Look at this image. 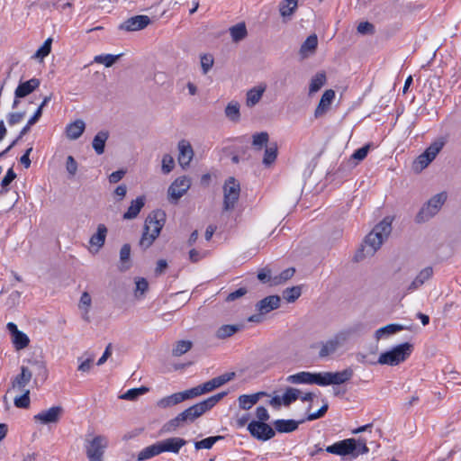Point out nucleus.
I'll return each mask as SVG.
<instances>
[{
  "label": "nucleus",
  "mask_w": 461,
  "mask_h": 461,
  "mask_svg": "<svg viewBox=\"0 0 461 461\" xmlns=\"http://www.w3.org/2000/svg\"><path fill=\"white\" fill-rule=\"evenodd\" d=\"M107 234V228L104 224H99L97 227V231L93 234L90 238L89 243L91 246L96 247V251L101 249L104 242Z\"/></svg>",
  "instance_id": "2f4dec72"
},
{
  "label": "nucleus",
  "mask_w": 461,
  "mask_h": 461,
  "mask_svg": "<svg viewBox=\"0 0 461 461\" xmlns=\"http://www.w3.org/2000/svg\"><path fill=\"white\" fill-rule=\"evenodd\" d=\"M13 343L15 348L20 350L26 348L29 345L30 339L25 333L20 330L19 332H16V334L13 336Z\"/></svg>",
  "instance_id": "603ef678"
},
{
  "label": "nucleus",
  "mask_w": 461,
  "mask_h": 461,
  "mask_svg": "<svg viewBox=\"0 0 461 461\" xmlns=\"http://www.w3.org/2000/svg\"><path fill=\"white\" fill-rule=\"evenodd\" d=\"M294 420H276L274 421L275 429L279 433H289L294 431L299 425Z\"/></svg>",
  "instance_id": "473e14b6"
},
{
  "label": "nucleus",
  "mask_w": 461,
  "mask_h": 461,
  "mask_svg": "<svg viewBox=\"0 0 461 461\" xmlns=\"http://www.w3.org/2000/svg\"><path fill=\"white\" fill-rule=\"evenodd\" d=\"M334 98L335 92L332 89H328L323 93L320 100V103L314 112V115L316 118L322 116L329 111Z\"/></svg>",
  "instance_id": "4be33fe9"
},
{
  "label": "nucleus",
  "mask_w": 461,
  "mask_h": 461,
  "mask_svg": "<svg viewBox=\"0 0 461 461\" xmlns=\"http://www.w3.org/2000/svg\"><path fill=\"white\" fill-rule=\"evenodd\" d=\"M22 395L15 397L14 405L18 408H27L30 404L29 390L21 392Z\"/></svg>",
  "instance_id": "052dcab7"
},
{
  "label": "nucleus",
  "mask_w": 461,
  "mask_h": 461,
  "mask_svg": "<svg viewBox=\"0 0 461 461\" xmlns=\"http://www.w3.org/2000/svg\"><path fill=\"white\" fill-rule=\"evenodd\" d=\"M166 214L158 210L150 212L145 221L144 230L140 240V246L146 249L149 248L158 237L165 223Z\"/></svg>",
  "instance_id": "7ed1b4c3"
},
{
  "label": "nucleus",
  "mask_w": 461,
  "mask_h": 461,
  "mask_svg": "<svg viewBox=\"0 0 461 461\" xmlns=\"http://www.w3.org/2000/svg\"><path fill=\"white\" fill-rule=\"evenodd\" d=\"M41 81L38 78H32L18 85L14 91L16 98H23L32 94L35 89L40 86Z\"/></svg>",
  "instance_id": "5701e85b"
},
{
  "label": "nucleus",
  "mask_w": 461,
  "mask_h": 461,
  "mask_svg": "<svg viewBox=\"0 0 461 461\" xmlns=\"http://www.w3.org/2000/svg\"><path fill=\"white\" fill-rule=\"evenodd\" d=\"M369 149V145H365L360 149L355 150L354 153L347 161H343L339 165V172L345 173L352 170L357 165V162L356 161H361L367 156Z\"/></svg>",
  "instance_id": "2eb2a0df"
},
{
  "label": "nucleus",
  "mask_w": 461,
  "mask_h": 461,
  "mask_svg": "<svg viewBox=\"0 0 461 461\" xmlns=\"http://www.w3.org/2000/svg\"><path fill=\"white\" fill-rule=\"evenodd\" d=\"M277 157V148L276 145L267 147L263 158V164L265 166H270Z\"/></svg>",
  "instance_id": "6e6d98bb"
},
{
  "label": "nucleus",
  "mask_w": 461,
  "mask_h": 461,
  "mask_svg": "<svg viewBox=\"0 0 461 461\" xmlns=\"http://www.w3.org/2000/svg\"><path fill=\"white\" fill-rule=\"evenodd\" d=\"M174 166H175V160H174L173 157L168 154L164 155L163 158H162V166H161L162 172L164 174L170 173L173 170Z\"/></svg>",
  "instance_id": "680f3d73"
},
{
  "label": "nucleus",
  "mask_w": 461,
  "mask_h": 461,
  "mask_svg": "<svg viewBox=\"0 0 461 461\" xmlns=\"http://www.w3.org/2000/svg\"><path fill=\"white\" fill-rule=\"evenodd\" d=\"M86 124L82 120H77L72 123H69L66 128L67 137L69 140L78 139L84 132Z\"/></svg>",
  "instance_id": "7c9ffc66"
},
{
  "label": "nucleus",
  "mask_w": 461,
  "mask_h": 461,
  "mask_svg": "<svg viewBox=\"0 0 461 461\" xmlns=\"http://www.w3.org/2000/svg\"><path fill=\"white\" fill-rule=\"evenodd\" d=\"M77 361L79 362L78 371L83 373H87L90 371L92 363L94 361V356H90L89 357L83 359V357H78Z\"/></svg>",
  "instance_id": "0e129e2a"
},
{
  "label": "nucleus",
  "mask_w": 461,
  "mask_h": 461,
  "mask_svg": "<svg viewBox=\"0 0 461 461\" xmlns=\"http://www.w3.org/2000/svg\"><path fill=\"white\" fill-rule=\"evenodd\" d=\"M63 409L60 406H53L48 410H43L33 416V420L42 425L57 423L60 420Z\"/></svg>",
  "instance_id": "4468645a"
},
{
  "label": "nucleus",
  "mask_w": 461,
  "mask_h": 461,
  "mask_svg": "<svg viewBox=\"0 0 461 461\" xmlns=\"http://www.w3.org/2000/svg\"><path fill=\"white\" fill-rule=\"evenodd\" d=\"M447 197L446 192H441L432 196L417 213L415 218L416 221L421 223L434 217L445 203Z\"/></svg>",
  "instance_id": "6e6552de"
},
{
  "label": "nucleus",
  "mask_w": 461,
  "mask_h": 461,
  "mask_svg": "<svg viewBox=\"0 0 461 461\" xmlns=\"http://www.w3.org/2000/svg\"><path fill=\"white\" fill-rule=\"evenodd\" d=\"M445 145L444 139L440 138L432 142L423 153L414 161L413 168L416 171H422L431 163Z\"/></svg>",
  "instance_id": "1a4fd4ad"
},
{
  "label": "nucleus",
  "mask_w": 461,
  "mask_h": 461,
  "mask_svg": "<svg viewBox=\"0 0 461 461\" xmlns=\"http://www.w3.org/2000/svg\"><path fill=\"white\" fill-rule=\"evenodd\" d=\"M318 45V38L315 34L310 35L304 41L300 48V55L302 59L308 58L313 54Z\"/></svg>",
  "instance_id": "bb28decb"
},
{
  "label": "nucleus",
  "mask_w": 461,
  "mask_h": 461,
  "mask_svg": "<svg viewBox=\"0 0 461 461\" xmlns=\"http://www.w3.org/2000/svg\"><path fill=\"white\" fill-rule=\"evenodd\" d=\"M193 343L190 340H178L172 348V355L180 357L192 348Z\"/></svg>",
  "instance_id": "a18cd8bd"
},
{
  "label": "nucleus",
  "mask_w": 461,
  "mask_h": 461,
  "mask_svg": "<svg viewBox=\"0 0 461 461\" xmlns=\"http://www.w3.org/2000/svg\"><path fill=\"white\" fill-rule=\"evenodd\" d=\"M149 392V388L146 386H140L139 388H131L128 390L125 393L122 394L120 396L121 399L128 400V401H134L140 395H143L144 393Z\"/></svg>",
  "instance_id": "09e8293b"
},
{
  "label": "nucleus",
  "mask_w": 461,
  "mask_h": 461,
  "mask_svg": "<svg viewBox=\"0 0 461 461\" xmlns=\"http://www.w3.org/2000/svg\"><path fill=\"white\" fill-rule=\"evenodd\" d=\"M433 276V268L431 267H426L421 269L413 281L406 287L404 294H411L418 290L422 286L425 282L429 280Z\"/></svg>",
  "instance_id": "f3484780"
},
{
  "label": "nucleus",
  "mask_w": 461,
  "mask_h": 461,
  "mask_svg": "<svg viewBox=\"0 0 461 461\" xmlns=\"http://www.w3.org/2000/svg\"><path fill=\"white\" fill-rule=\"evenodd\" d=\"M411 353V345L402 343L380 354L377 363L380 365L397 366L405 361Z\"/></svg>",
  "instance_id": "423d86ee"
},
{
  "label": "nucleus",
  "mask_w": 461,
  "mask_h": 461,
  "mask_svg": "<svg viewBox=\"0 0 461 461\" xmlns=\"http://www.w3.org/2000/svg\"><path fill=\"white\" fill-rule=\"evenodd\" d=\"M313 373L302 371L286 377V382L294 384H312Z\"/></svg>",
  "instance_id": "c756f323"
},
{
  "label": "nucleus",
  "mask_w": 461,
  "mask_h": 461,
  "mask_svg": "<svg viewBox=\"0 0 461 461\" xmlns=\"http://www.w3.org/2000/svg\"><path fill=\"white\" fill-rule=\"evenodd\" d=\"M366 439L363 438H346L328 446L326 451L340 456H350V458H357L359 455L367 454L369 448L366 446Z\"/></svg>",
  "instance_id": "f03ea898"
},
{
  "label": "nucleus",
  "mask_w": 461,
  "mask_h": 461,
  "mask_svg": "<svg viewBox=\"0 0 461 461\" xmlns=\"http://www.w3.org/2000/svg\"><path fill=\"white\" fill-rule=\"evenodd\" d=\"M294 272L295 270L293 267L285 269L278 276L273 277L272 285H277L287 281L294 276Z\"/></svg>",
  "instance_id": "864d4df0"
},
{
  "label": "nucleus",
  "mask_w": 461,
  "mask_h": 461,
  "mask_svg": "<svg viewBox=\"0 0 461 461\" xmlns=\"http://www.w3.org/2000/svg\"><path fill=\"white\" fill-rule=\"evenodd\" d=\"M187 441L182 438H169L164 440L158 441V448L160 454L163 452H171L177 454L182 447H184Z\"/></svg>",
  "instance_id": "6ab92c4d"
},
{
  "label": "nucleus",
  "mask_w": 461,
  "mask_h": 461,
  "mask_svg": "<svg viewBox=\"0 0 461 461\" xmlns=\"http://www.w3.org/2000/svg\"><path fill=\"white\" fill-rule=\"evenodd\" d=\"M330 372L313 373L312 384L330 385Z\"/></svg>",
  "instance_id": "4d7b16f0"
},
{
  "label": "nucleus",
  "mask_w": 461,
  "mask_h": 461,
  "mask_svg": "<svg viewBox=\"0 0 461 461\" xmlns=\"http://www.w3.org/2000/svg\"><path fill=\"white\" fill-rule=\"evenodd\" d=\"M200 59L203 74L206 75L209 72V70L212 68L214 59L211 54H203L201 55Z\"/></svg>",
  "instance_id": "bf43d9fd"
},
{
  "label": "nucleus",
  "mask_w": 461,
  "mask_h": 461,
  "mask_svg": "<svg viewBox=\"0 0 461 461\" xmlns=\"http://www.w3.org/2000/svg\"><path fill=\"white\" fill-rule=\"evenodd\" d=\"M223 202L222 211L230 212L234 210L240 195V184L233 176L228 177L222 186Z\"/></svg>",
  "instance_id": "0eeeda50"
},
{
  "label": "nucleus",
  "mask_w": 461,
  "mask_h": 461,
  "mask_svg": "<svg viewBox=\"0 0 461 461\" xmlns=\"http://www.w3.org/2000/svg\"><path fill=\"white\" fill-rule=\"evenodd\" d=\"M135 284H136L135 296L139 297V296L144 295V294L147 292V290L149 288L148 281L145 278L141 277V278H138L136 280Z\"/></svg>",
  "instance_id": "e2e57ef3"
},
{
  "label": "nucleus",
  "mask_w": 461,
  "mask_h": 461,
  "mask_svg": "<svg viewBox=\"0 0 461 461\" xmlns=\"http://www.w3.org/2000/svg\"><path fill=\"white\" fill-rule=\"evenodd\" d=\"M240 330V325H222L221 326L216 333L215 337L219 339H225L227 338L231 337L233 334H235L237 331Z\"/></svg>",
  "instance_id": "ea45409f"
},
{
  "label": "nucleus",
  "mask_w": 461,
  "mask_h": 461,
  "mask_svg": "<svg viewBox=\"0 0 461 461\" xmlns=\"http://www.w3.org/2000/svg\"><path fill=\"white\" fill-rule=\"evenodd\" d=\"M298 8L297 0H283L278 5L280 16L284 23H288L293 19Z\"/></svg>",
  "instance_id": "412c9836"
},
{
  "label": "nucleus",
  "mask_w": 461,
  "mask_h": 461,
  "mask_svg": "<svg viewBox=\"0 0 461 461\" xmlns=\"http://www.w3.org/2000/svg\"><path fill=\"white\" fill-rule=\"evenodd\" d=\"M226 392H221L214 394L193 406L185 409L184 411L179 413L180 420L183 422H192L195 419L202 416L207 411L211 410L218 402H220L225 395Z\"/></svg>",
  "instance_id": "20e7f679"
},
{
  "label": "nucleus",
  "mask_w": 461,
  "mask_h": 461,
  "mask_svg": "<svg viewBox=\"0 0 461 461\" xmlns=\"http://www.w3.org/2000/svg\"><path fill=\"white\" fill-rule=\"evenodd\" d=\"M403 329L404 327L402 325L392 323L378 329L375 336L376 339H381L386 336L401 331Z\"/></svg>",
  "instance_id": "4c0bfd02"
},
{
  "label": "nucleus",
  "mask_w": 461,
  "mask_h": 461,
  "mask_svg": "<svg viewBox=\"0 0 461 461\" xmlns=\"http://www.w3.org/2000/svg\"><path fill=\"white\" fill-rule=\"evenodd\" d=\"M225 115L231 122H239L240 118V104L238 102H230L225 107Z\"/></svg>",
  "instance_id": "37998d69"
},
{
  "label": "nucleus",
  "mask_w": 461,
  "mask_h": 461,
  "mask_svg": "<svg viewBox=\"0 0 461 461\" xmlns=\"http://www.w3.org/2000/svg\"><path fill=\"white\" fill-rule=\"evenodd\" d=\"M131 246L130 244H124L120 250V265L119 269L121 271H126L131 267Z\"/></svg>",
  "instance_id": "58836bf2"
},
{
  "label": "nucleus",
  "mask_w": 461,
  "mask_h": 461,
  "mask_svg": "<svg viewBox=\"0 0 461 461\" xmlns=\"http://www.w3.org/2000/svg\"><path fill=\"white\" fill-rule=\"evenodd\" d=\"M191 180L183 176L177 177L168 187L167 193L170 199L176 203L190 188Z\"/></svg>",
  "instance_id": "ddd939ff"
},
{
  "label": "nucleus",
  "mask_w": 461,
  "mask_h": 461,
  "mask_svg": "<svg viewBox=\"0 0 461 461\" xmlns=\"http://www.w3.org/2000/svg\"><path fill=\"white\" fill-rule=\"evenodd\" d=\"M359 325L349 327L341 330L336 333L332 338L321 344L319 357L323 358L337 351L339 348L343 346L353 334L357 333L359 330Z\"/></svg>",
  "instance_id": "39448f33"
},
{
  "label": "nucleus",
  "mask_w": 461,
  "mask_h": 461,
  "mask_svg": "<svg viewBox=\"0 0 461 461\" xmlns=\"http://www.w3.org/2000/svg\"><path fill=\"white\" fill-rule=\"evenodd\" d=\"M108 447V439L104 436H95L86 445V453L89 461H103L104 450Z\"/></svg>",
  "instance_id": "9d476101"
},
{
  "label": "nucleus",
  "mask_w": 461,
  "mask_h": 461,
  "mask_svg": "<svg viewBox=\"0 0 461 461\" xmlns=\"http://www.w3.org/2000/svg\"><path fill=\"white\" fill-rule=\"evenodd\" d=\"M182 423H184V422L182 420H180V416L178 414L176 418L167 421L164 425L163 429L166 432H172V431L176 430V428H178Z\"/></svg>",
  "instance_id": "69168bd1"
},
{
  "label": "nucleus",
  "mask_w": 461,
  "mask_h": 461,
  "mask_svg": "<svg viewBox=\"0 0 461 461\" xmlns=\"http://www.w3.org/2000/svg\"><path fill=\"white\" fill-rule=\"evenodd\" d=\"M354 375L351 368H346L339 372H330V384H342L349 381Z\"/></svg>",
  "instance_id": "cd10ccee"
},
{
  "label": "nucleus",
  "mask_w": 461,
  "mask_h": 461,
  "mask_svg": "<svg viewBox=\"0 0 461 461\" xmlns=\"http://www.w3.org/2000/svg\"><path fill=\"white\" fill-rule=\"evenodd\" d=\"M30 366H28L32 370V375L34 374L37 377L41 378L42 381L47 379L48 371L44 362L40 360H30Z\"/></svg>",
  "instance_id": "e433bc0d"
},
{
  "label": "nucleus",
  "mask_w": 461,
  "mask_h": 461,
  "mask_svg": "<svg viewBox=\"0 0 461 461\" xmlns=\"http://www.w3.org/2000/svg\"><path fill=\"white\" fill-rule=\"evenodd\" d=\"M145 204V197L139 196L135 200L131 201V205L129 206L127 212L123 214L124 220H132L138 216L140 210L143 208Z\"/></svg>",
  "instance_id": "a878e982"
},
{
  "label": "nucleus",
  "mask_w": 461,
  "mask_h": 461,
  "mask_svg": "<svg viewBox=\"0 0 461 461\" xmlns=\"http://www.w3.org/2000/svg\"><path fill=\"white\" fill-rule=\"evenodd\" d=\"M392 231V221L384 218L366 235L360 249L355 254V260L361 261L372 257L380 249Z\"/></svg>",
  "instance_id": "f257e3e1"
},
{
  "label": "nucleus",
  "mask_w": 461,
  "mask_h": 461,
  "mask_svg": "<svg viewBox=\"0 0 461 461\" xmlns=\"http://www.w3.org/2000/svg\"><path fill=\"white\" fill-rule=\"evenodd\" d=\"M248 430L250 435L261 441H267L275 437L273 428L266 422L252 420L248 424Z\"/></svg>",
  "instance_id": "f8f14e48"
},
{
  "label": "nucleus",
  "mask_w": 461,
  "mask_h": 461,
  "mask_svg": "<svg viewBox=\"0 0 461 461\" xmlns=\"http://www.w3.org/2000/svg\"><path fill=\"white\" fill-rule=\"evenodd\" d=\"M25 116V112L11 113L7 116V122L10 126H14L22 122Z\"/></svg>",
  "instance_id": "338daca9"
},
{
  "label": "nucleus",
  "mask_w": 461,
  "mask_h": 461,
  "mask_svg": "<svg viewBox=\"0 0 461 461\" xmlns=\"http://www.w3.org/2000/svg\"><path fill=\"white\" fill-rule=\"evenodd\" d=\"M185 399V395L184 392L176 393L169 396L164 397L158 401V405L161 408H167L177 403L184 402Z\"/></svg>",
  "instance_id": "f704fd0d"
},
{
  "label": "nucleus",
  "mask_w": 461,
  "mask_h": 461,
  "mask_svg": "<svg viewBox=\"0 0 461 461\" xmlns=\"http://www.w3.org/2000/svg\"><path fill=\"white\" fill-rule=\"evenodd\" d=\"M281 299L278 295H269L260 300L256 304V310L258 314H254L249 318V321L259 322L261 321V315H265L273 310L279 308Z\"/></svg>",
  "instance_id": "9b49d317"
},
{
  "label": "nucleus",
  "mask_w": 461,
  "mask_h": 461,
  "mask_svg": "<svg viewBox=\"0 0 461 461\" xmlns=\"http://www.w3.org/2000/svg\"><path fill=\"white\" fill-rule=\"evenodd\" d=\"M301 294L300 286H293L286 288L283 293V296L288 303H293L300 297Z\"/></svg>",
  "instance_id": "5fc2aeb1"
},
{
  "label": "nucleus",
  "mask_w": 461,
  "mask_h": 461,
  "mask_svg": "<svg viewBox=\"0 0 461 461\" xmlns=\"http://www.w3.org/2000/svg\"><path fill=\"white\" fill-rule=\"evenodd\" d=\"M326 83V75L323 72L317 73L311 80L309 86V94L312 95L318 92Z\"/></svg>",
  "instance_id": "79ce46f5"
},
{
  "label": "nucleus",
  "mask_w": 461,
  "mask_h": 461,
  "mask_svg": "<svg viewBox=\"0 0 461 461\" xmlns=\"http://www.w3.org/2000/svg\"><path fill=\"white\" fill-rule=\"evenodd\" d=\"M230 36L233 41H240L247 36V28L245 23H238L230 29Z\"/></svg>",
  "instance_id": "49530a36"
},
{
  "label": "nucleus",
  "mask_w": 461,
  "mask_h": 461,
  "mask_svg": "<svg viewBox=\"0 0 461 461\" xmlns=\"http://www.w3.org/2000/svg\"><path fill=\"white\" fill-rule=\"evenodd\" d=\"M121 57V54L119 55H113V54H104V55H97L95 57L94 61L99 64H104L106 68L112 67L117 59Z\"/></svg>",
  "instance_id": "3c124183"
},
{
  "label": "nucleus",
  "mask_w": 461,
  "mask_h": 461,
  "mask_svg": "<svg viewBox=\"0 0 461 461\" xmlns=\"http://www.w3.org/2000/svg\"><path fill=\"white\" fill-rule=\"evenodd\" d=\"M374 31L375 27L369 22H362L357 25V32L360 34H372Z\"/></svg>",
  "instance_id": "774afa93"
},
{
  "label": "nucleus",
  "mask_w": 461,
  "mask_h": 461,
  "mask_svg": "<svg viewBox=\"0 0 461 461\" xmlns=\"http://www.w3.org/2000/svg\"><path fill=\"white\" fill-rule=\"evenodd\" d=\"M109 138V133L106 131H101L95 136L92 146L97 155L104 152L105 142Z\"/></svg>",
  "instance_id": "72a5a7b5"
},
{
  "label": "nucleus",
  "mask_w": 461,
  "mask_h": 461,
  "mask_svg": "<svg viewBox=\"0 0 461 461\" xmlns=\"http://www.w3.org/2000/svg\"><path fill=\"white\" fill-rule=\"evenodd\" d=\"M234 376V373H226L217 377H214L202 384L204 393L213 391L216 388L221 387Z\"/></svg>",
  "instance_id": "393cba45"
},
{
  "label": "nucleus",
  "mask_w": 461,
  "mask_h": 461,
  "mask_svg": "<svg viewBox=\"0 0 461 461\" xmlns=\"http://www.w3.org/2000/svg\"><path fill=\"white\" fill-rule=\"evenodd\" d=\"M300 390L294 387H288L282 395L283 405L289 406L300 397Z\"/></svg>",
  "instance_id": "de8ad7c7"
},
{
  "label": "nucleus",
  "mask_w": 461,
  "mask_h": 461,
  "mask_svg": "<svg viewBox=\"0 0 461 461\" xmlns=\"http://www.w3.org/2000/svg\"><path fill=\"white\" fill-rule=\"evenodd\" d=\"M91 303H92V299H91L90 294L87 292H84L81 294L78 307L82 311V318L86 321H90L89 310L91 307Z\"/></svg>",
  "instance_id": "c9c22d12"
},
{
  "label": "nucleus",
  "mask_w": 461,
  "mask_h": 461,
  "mask_svg": "<svg viewBox=\"0 0 461 461\" xmlns=\"http://www.w3.org/2000/svg\"><path fill=\"white\" fill-rule=\"evenodd\" d=\"M52 39L48 38L32 56L33 59L42 60L51 50Z\"/></svg>",
  "instance_id": "8fccbe9b"
},
{
  "label": "nucleus",
  "mask_w": 461,
  "mask_h": 461,
  "mask_svg": "<svg viewBox=\"0 0 461 461\" xmlns=\"http://www.w3.org/2000/svg\"><path fill=\"white\" fill-rule=\"evenodd\" d=\"M32 377V370L26 366H22L21 373L17 375L12 381V388L18 392L25 391L26 385Z\"/></svg>",
  "instance_id": "a211bd4d"
},
{
  "label": "nucleus",
  "mask_w": 461,
  "mask_h": 461,
  "mask_svg": "<svg viewBox=\"0 0 461 461\" xmlns=\"http://www.w3.org/2000/svg\"><path fill=\"white\" fill-rule=\"evenodd\" d=\"M224 437L223 436H213V437H208L206 438H203L200 441H195L194 442V447L196 450H199V449H211L212 447V446L223 439Z\"/></svg>",
  "instance_id": "c03bdc74"
},
{
  "label": "nucleus",
  "mask_w": 461,
  "mask_h": 461,
  "mask_svg": "<svg viewBox=\"0 0 461 461\" xmlns=\"http://www.w3.org/2000/svg\"><path fill=\"white\" fill-rule=\"evenodd\" d=\"M178 163L183 168H185L190 165L193 159V148L187 140H182L178 142Z\"/></svg>",
  "instance_id": "aec40b11"
},
{
  "label": "nucleus",
  "mask_w": 461,
  "mask_h": 461,
  "mask_svg": "<svg viewBox=\"0 0 461 461\" xmlns=\"http://www.w3.org/2000/svg\"><path fill=\"white\" fill-rule=\"evenodd\" d=\"M268 138H269L268 133L266 131L256 133L253 135L252 144L258 149H261L262 147L267 143Z\"/></svg>",
  "instance_id": "13d9d810"
},
{
  "label": "nucleus",
  "mask_w": 461,
  "mask_h": 461,
  "mask_svg": "<svg viewBox=\"0 0 461 461\" xmlns=\"http://www.w3.org/2000/svg\"><path fill=\"white\" fill-rule=\"evenodd\" d=\"M160 454L158 442L144 447L139 452L137 460L144 461Z\"/></svg>",
  "instance_id": "a19ab883"
},
{
  "label": "nucleus",
  "mask_w": 461,
  "mask_h": 461,
  "mask_svg": "<svg viewBox=\"0 0 461 461\" xmlns=\"http://www.w3.org/2000/svg\"><path fill=\"white\" fill-rule=\"evenodd\" d=\"M150 23V19L147 15H135L127 19L120 25V29L127 32H134L144 29Z\"/></svg>",
  "instance_id": "dca6fc26"
},
{
  "label": "nucleus",
  "mask_w": 461,
  "mask_h": 461,
  "mask_svg": "<svg viewBox=\"0 0 461 461\" xmlns=\"http://www.w3.org/2000/svg\"><path fill=\"white\" fill-rule=\"evenodd\" d=\"M263 395H266V393L259 392L253 394H242L238 398L239 406L240 409L249 410Z\"/></svg>",
  "instance_id": "c85d7f7f"
},
{
  "label": "nucleus",
  "mask_w": 461,
  "mask_h": 461,
  "mask_svg": "<svg viewBox=\"0 0 461 461\" xmlns=\"http://www.w3.org/2000/svg\"><path fill=\"white\" fill-rule=\"evenodd\" d=\"M266 89L267 86L264 84H260L249 89L246 95V105L251 108L258 104L266 92Z\"/></svg>",
  "instance_id": "b1692460"
}]
</instances>
